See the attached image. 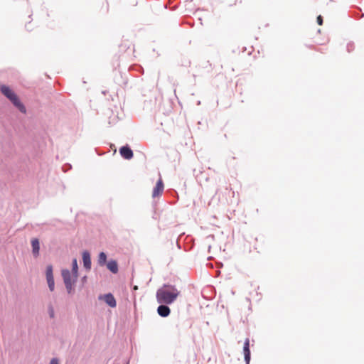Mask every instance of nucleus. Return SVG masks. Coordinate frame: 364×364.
Segmentation results:
<instances>
[{"label":"nucleus","instance_id":"nucleus-12","mask_svg":"<svg viewBox=\"0 0 364 364\" xmlns=\"http://www.w3.org/2000/svg\"><path fill=\"white\" fill-rule=\"evenodd\" d=\"M107 260V255L104 252H100L99 255L98 262L100 265H104Z\"/></svg>","mask_w":364,"mask_h":364},{"label":"nucleus","instance_id":"nucleus-9","mask_svg":"<svg viewBox=\"0 0 364 364\" xmlns=\"http://www.w3.org/2000/svg\"><path fill=\"white\" fill-rule=\"evenodd\" d=\"M31 245H32V251L33 254L35 257L38 256L39 255V250H40V245H39V241L38 239L35 238L31 240Z\"/></svg>","mask_w":364,"mask_h":364},{"label":"nucleus","instance_id":"nucleus-7","mask_svg":"<svg viewBox=\"0 0 364 364\" xmlns=\"http://www.w3.org/2000/svg\"><path fill=\"white\" fill-rule=\"evenodd\" d=\"M83 265L87 269L91 268V259L90 253L87 251H85L82 253Z\"/></svg>","mask_w":364,"mask_h":364},{"label":"nucleus","instance_id":"nucleus-21","mask_svg":"<svg viewBox=\"0 0 364 364\" xmlns=\"http://www.w3.org/2000/svg\"><path fill=\"white\" fill-rule=\"evenodd\" d=\"M133 289H134V291L137 290V289H138V287H137V286H134V287H133Z\"/></svg>","mask_w":364,"mask_h":364},{"label":"nucleus","instance_id":"nucleus-15","mask_svg":"<svg viewBox=\"0 0 364 364\" xmlns=\"http://www.w3.org/2000/svg\"><path fill=\"white\" fill-rule=\"evenodd\" d=\"M47 282H48V287H49L50 290L51 291H53L54 290V287H55L54 279L53 278L47 279Z\"/></svg>","mask_w":364,"mask_h":364},{"label":"nucleus","instance_id":"nucleus-1","mask_svg":"<svg viewBox=\"0 0 364 364\" xmlns=\"http://www.w3.org/2000/svg\"><path fill=\"white\" fill-rule=\"evenodd\" d=\"M180 292L171 285H164L156 291V300L159 304H171L178 298Z\"/></svg>","mask_w":364,"mask_h":364},{"label":"nucleus","instance_id":"nucleus-20","mask_svg":"<svg viewBox=\"0 0 364 364\" xmlns=\"http://www.w3.org/2000/svg\"><path fill=\"white\" fill-rule=\"evenodd\" d=\"M50 317H53V316H54V312H53V309H50Z\"/></svg>","mask_w":364,"mask_h":364},{"label":"nucleus","instance_id":"nucleus-8","mask_svg":"<svg viewBox=\"0 0 364 364\" xmlns=\"http://www.w3.org/2000/svg\"><path fill=\"white\" fill-rule=\"evenodd\" d=\"M158 314L162 317H166L170 314L171 310L166 305H160L157 309Z\"/></svg>","mask_w":364,"mask_h":364},{"label":"nucleus","instance_id":"nucleus-11","mask_svg":"<svg viewBox=\"0 0 364 364\" xmlns=\"http://www.w3.org/2000/svg\"><path fill=\"white\" fill-rule=\"evenodd\" d=\"M73 265V277L76 279L77 277V262L76 259H73L72 262Z\"/></svg>","mask_w":364,"mask_h":364},{"label":"nucleus","instance_id":"nucleus-6","mask_svg":"<svg viewBox=\"0 0 364 364\" xmlns=\"http://www.w3.org/2000/svg\"><path fill=\"white\" fill-rule=\"evenodd\" d=\"M121 156L125 159H131L133 157L132 150L127 146H122L119 149Z\"/></svg>","mask_w":364,"mask_h":364},{"label":"nucleus","instance_id":"nucleus-2","mask_svg":"<svg viewBox=\"0 0 364 364\" xmlns=\"http://www.w3.org/2000/svg\"><path fill=\"white\" fill-rule=\"evenodd\" d=\"M1 91L4 95L9 99L12 103L23 113L26 112V108L24 105L20 102L18 96L14 92L6 85L1 86Z\"/></svg>","mask_w":364,"mask_h":364},{"label":"nucleus","instance_id":"nucleus-4","mask_svg":"<svg viewBox=\"0 0 364 364\" xmlns=\"http://www.w3.org/2000/svg\"><path fill=\"white\" fill-rule=\"evenodd\" d=\"M99 299H103L105 302L112 308H114L117 306L116 300L114 296L110 293L105 294L104 296H100Z\"/></svg>","mask_w":364,"mask_h":364},{"label":"nucleus","instance_id":"nucleus-14","mask_svg":"<svg viewBox=\"0 0 364 364\" xmlns=\"http://www.w3.org/2000/svg\"><path fill=\"white\" fill-rule=\"evenodd\" d=\"M53 278V267L51 265H48L46 268V279Z\"/></svg>","mask_w":364,"mask_h":364},{"label":"nucleus","instance_id":"nucleus-19","mask_svg":"<svg viewBox=\"0 0 364 364\" xmlns=\"http://www.w3.org/2000/svg\"><path fill=\"white\" fill-rule=\"evenodd\" d=\"M50 364H59L58 363V360L56 359V358H53L50 362Z\"/></svg>","mask_w":364,"mask_h":364},{"label":"nucleus","instance_id":"nucleus-5","mask_svg":"<svg viewBox=\"0 0 364 364\" xmlns=\"http://www.w3.org/2000/svg\"><path fill=\"white\" fill-rule=\"evenodd\" d=\"M164 183L161 178L159 179L152 192V197L156 198L160 196L164 191Z\"/></svg>","mask_w":364,"mask_h":364},{"label":"nucleus","instance_id":"nucleus-18","mask_svg":"<svg viewBox=\"0 0 364 364\" xmlns=\"http://www.w3.org/2000/svg\"><path fill=\"white\" fill-rule=\"evenodd\" d=\"M317 23L319 24V25H322L323 23V18H322V16H318L317 17Z\"/></svg>","mask_w":364,"mask_h":364},{"label":"nucleus","instance_id":"nucleus-16","mask_svg":"<svg viewBox=\"0 0 364 364\" xmlns=\"http://www.w3.org/2000/svg\"><path fill=\"white\" fill-rule=\"evenodd\" d=\"M222 1L228 6H232L237 4V0H222Z\"/></svg>","mask_w":364,"mask_h":364},{"label":"nucleus","instance_id":"nucleus-17","mask_svg":"<svg viewBox=\"0 0 364 364\" xmlns=\"http://www.w3.org/2000/svg\"><path fill=\"white\" fill-rule=\"evenodd\" d=\"M250 348V340H249V338H246V340L245 341V343H244V348Z\"/></svg>","mask_w":364,"mask_h":364},{"label":"nucleus","instance_id":"nucleus-3","mask_svg":"<svg viewBox=\"0 0 364 364\" xmlns=\"http://www.w3.org/2000/svg\"><path fill=\"white\" fill-rule=\"evenodd\" d=\"M62 276L65 285V287L69 293L72 291V287L75 280L72 279V274L68 269H63L62 271ZM74 279H75L74 278Z\"/></svg>","mask_w":364,"mask_h":364},{"label":"nucleus","instance_id":"nucleus-13","mask_svg":"<svg viewBox=\"0 0 364 364\" xmlns=\"http://www.w3.org/2000/svg\"><path fill=\"white\" fill-rule=\"evenodd\" d=\"M243 350H244V355H245V360L247 364H249V362L250 360V348H243Z\"/></svg>","mask_w":364,"mask_h":364},{"label":"nucleus","instance_id":"nucleus-10","mask_svg":"<svg viewBox=\"0 0 364 364\" xmlns=\"http://www.w3.org/2000/svg\"><path fill=\"white\" fill-rule=\"evenodd\" d=\"M107 268L114 274L118 272V265L116 261H109L107 264Z\"/></svg>","mask_w":364,"mask_h":364}]
</instances>
